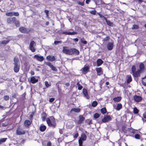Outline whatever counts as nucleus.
Listing matches in <instances>:
<instances>
[{
	"mask_svg": "<svg viewBox=\"0 0 146 146\" xmlns=\"http://www.w3.org/2000/svg\"><path fill=\"white\" fill-rule=\"evenodd\" d=\"M139 26L138 25L134 24L133 25L131 28V29L132 30L137 29H139Z\"/></svg>",
	"mask_w": 146,
	"mask_h": 146,
	"instance_id": "obj_39",
	"label": "nucleus"
},
{
	"mask_svg": "<svg viewBox=\"0 0 146 146\" xmlns=\"http://www.w3.org/2000/svg\"><path fill=\"white\" fill-rule=\"evenodd\" d=\"M83 93L84 96L86 98L89 99L90 98V96L88 95V91L86 89L84 88L83 90Z\"/></svg>",
	"mask_w": 146,
	"mask_h": 146,
	"instance_id": "obj_20",
	"label": "nucleus"
},
{
	"mask_svg": "<svg viewBox=\"0 0 146 146\" xmlns=\"http://www.w3.org/2000/svg\"><path fill=\"white\" fill-rule=\"evenodd\" d=\"M38 80L36 79L34 76L31 77L30 78V82L33 84H34L38 82Z\"/></svg>",
	"mask_w": 146,
	"mask_h": 146,
	"instance_id": "obj_22",
	"label": "nucleus"
},
{
	"mask_svg": "<svg viewBox=\"0 0 146 146\" xmlns=\"http://www.w3.org/2000/svg\"><path fill=\"white\" fill-rule=\"evenodd\" d=\"M61 42L60 41H54V44H55V45H56L58 43H60Z\"/></svg>",
	"mask_w": 146,
	"mask_h": 146,
	"instance_id": "obj_62",
	"label": "nucleus"
},
{
	"mask_svg": "<svg viewBox=\"0 0 146 146\" xmlns=\"http://www.w3.org/2000/svg\"><path fill=\"white\" fill-rule=\"evenodd\" d=\"M44 12L46 14V17L48 18H49L48 15L49 12V11L47 10H45L44 11Z\"/></svg>",
	"mask_w": 146,
	"mask_h": 146,
	"instance_id": "obj_49",
	"label": "nucleus"
},
{
	"mask_svg": "<svg viewBox=\"0 0 146 146\" xmlns=\"http://www.w3.org/2000/svg\"><path fill=\"white\" fill-rule=\"evenodd\" d=\"M13 22L15 24L16 27H19L20 25L19 21L17 20L15 17H13Z\"/></svg>",
	"mask_w": 146,
	"mask_h": 146,
	"instance_id": "obj_16",
	"label": "nucleus"
},
{
	"mask_svg": "<svg viewBox=\"0 0 146 146\" xmlns=\"http://www.w3.org/2000/svg\"><path fill=\"white\" fill-rule=\"evenodd\" d=\"M35 114V112L34 111H32L31 114L30 115L29 117V119L30 120H32L33 119V116Z\"/></svg>",
	"mask_w": 146,
	"mask_h": 146,
	"instance_id": "obj_40",
	"label": "nucleus"
},
{
	"mask_svg": "<svg viewBox=\"0 0 146 146\" xmlns=\"http://www.w3.org/2000/svg\"><path fill=\"white\" fill-rule=\"evenodd\" d=\"M32 120L26 119L25 120L24 122V125L26 128H29L30 125L32 123Z\"/></svg>",
	"mask_w": 146,
	"mask_h": 146,
	"instance_id": "obj_9",
	"label": "nucleus"
},
{
	"mask_svg": "<svg viewBox=\"0 0 146 146\" xmlns=\"http://www.w3.org/2000/svg\"><path fill=\"white\" fill-rule=\"evenodd\" d=\"M139 67V69L138 70L143 72L145 69L144 64L142 63H141L140 64Z\"/></svg>",
	"mask_w": 146,
	"mask_h": 146,
	"instance_id": "obj_21",
	"label": "nucleus"
},
{
	"mask_svg": "<svg viewBox=\"0 0 146 146\" xmlns=\"http://www.w3.org/2000/svg\"><path fill=\"white\" fill-rule=\"evenodd\" d=\"M55 100V99L54 98H51L49 99V102H53Z\"/></svg>",
	"mask_w": 146,
	"mask_h": 146,
	"instance_id": "obj_59",
	"label": "nucleus"
},
{
	"mask_svg": "<svg viewBox=\"0 0 146 146\" xmlns=\"http://www.w3.org/2000/svg\"><path fill=\"white\" fill-rule=\"evenodd\" d=\"M110 39V37L108 36H107L105 38H104L103 41H108Z\"/></svg>",
	"mask_w": 146,
	"mask_h": 146,
	"instance_id": "obj_54",
	"label": "nucleus"
},
{
	"mask_svg": "<svg viewBox=\"0 0 146 146\" xmlns=\"http://www.w3.org/2000/svg\"><path fill=\"white\" fill-rule=\"evenodd\" d=\"M46 59L48 60L50 62L54 61L56 60L55 57L52 55H48L47 56Z\"/></svg>",
	"mask_w": 146,
	"mask_h": 146,
	"instance_id": "obj_17",
	"label": "nucleus"
},
{
	"mask_svg": "<svg viewBox=\"0 0 146 146\" xmlns=\"http://www.w3.org/2000/svg\"><path fill=\"white\" fill-rule=\"evenodd\" d=\"M121 99V96H118L117 97H115L113 98V100L115 102H119Z\"/></svg>",
	"mask_w": 146,
	"mask_h": 146,
	"instance_id": "obj_30",
	"label": "nucleus"
},
{
	"mask_svg": "<svg viewBox=\"0 0 146 146\" xmlns=\"http://www.w3.org/2000/svg\"><path fill=\"white\" fill-rule=\"evenodd\" d=\"M104 62L103 61L100 59H98L97 61V66H101Z\"/></svg>",
	"mask_w": 146,
	"mask_h": 146,
	"instance_id": "obj_31",
	"label": "nucleus"
},
{
	"mask_svg": "<svg viewBox=\"0 0 146 146\" xmlns=\"http://www.w3.org/2000/svg\"><path fill=\"white\" fill-rule=\"evenodd\" d=\"M47 116V114L45 112H42L41 114V118L42 120L43 121H45L46 118Z\"/></svg>",
	"mask_w": 146,
	"mask_h": 146,
	"instance_id": "obj_24",
	"label": "nucleus"
},
{
	"mask_svg": "<svg viewBox=\"0 0 146 146\" xmlns=\"http://www.w3.org/2000/svg\"><path fill=\"white\" fill-rule=\"evenodd\" d=\"M98 104L97 102L96 101H94L92 103V106L93 107H96Z\"/></svg>",
	"mask_w": 146,
	"mask_h": 146,
	"instance_id": "obj_42",
	"label": "nucleus"
},
{
	"mask_svg": "<svg viewBox=\"0 0 146 146\" xmlns=\"http://www.w3.org/2000/svg\"><path fill=\"white\" fill-rule=\"evenodd\" d=\"M133 112L135 114H137L139 112V110L136 107H135L133 108Z\"/></svg>",
	"mask_w": 146,
	"mask_h": 146,
	"instance_id": "obj_45",
	"label": "nucleus"
},
{
	"mask_svg": "<svg viewBox=\"0 0 146 146\" xmlns=\"http://www.w3.org/2000/svg\"><path fill=\"white\" fill-rule=\"evenodd\" d=\"M134 100L136 102H141L142 100V97L135 95L133 97Z\"/></svg>",
	"mask_w": 146,
	"mask_h": 146,
	"instance_id": "obj_12",
	"label": "nucleus"
},
{
	"mask_svg": "<svg viewBox=\"0 0 146 146\" xmlns=\"http://www.w3.org/2000/svg\"><path fill=\"white\" fill-rule=\"evenodd\" d=\"M96 11L95 10H92L90 11V13L93 15H96Z\"/></svg>",
	"mask_w": 146,
	"mask_h": 146,
	"instance_id": "obj_52",
	"label": "nucleus"
},
{
	"mask_svg": "<svg viewBox=\"0 0 146 146\" xmlns=\"http://www.w3.org/2000/svg\"><path fill=\"white\" fill-rule=\"evenodd\" d=\"M45 64L49 66L52 69V70L54 72H57V69L52 64H51V63L50 62H47L45 63Z\"/></svg>",
	"mask_w": 146,
	"mask_h": 146,
	"instance_id": "obj_11",
	"label": "nucleus"
},
{
	"mask_svg": "<svg viewBox=\"0 0 146 146\" xmlns=\"http://www.w3.org/2000/svg\"><path fill=\"white\" fill-rule=\"evenodd\" d=\"M5 15L7 17H12L13 16V12H7L6 13Z\"/></svg>",
	"mask_w": 146,
	"mask_h": 146,
	"instance_id": "obj_35",
	"label": "nucleus"
},
{
	"mask_svg": "<svg viewBox=\"0 0 146 146\" xmlns=\"http://www.w3.org/2000/svg\"><path fill=\"white\" fill-rule=\"evenodd\" d=\"M59 132L60 134H62L63 133V131L62 129H60L59 130Z\"/></svg>",
	"mask_w": 146,
	"mask_h": 146,
	"instance_id": "obj_64",
	"label": "nucleus"
},
{
	"mask_svg": "<svg viewBox=\"0 0 146 146\" xmlns=\"http://www.w3.org/2000/svg\"><path fill=\"white\" fill-rule=\"evenodd\" d=\"M97 14L100 16V18H102L104 17V16L100 14V13H98Z\"/></svg>",
	"mask_w": 146,
	"mask_h": 146,
	"instance_id": "obj_60",
	"label": "nucleus"
},
{
	"mask_svg": "<svg viewBox=\"0 0 146 146\" xmlns=\"http://www.w3.org/2000/svg\"><path fill=\"white\" fill-rule=\"evenodd\" d=\"M96 70L97 72V74L98 76H100L103 74V71L101 67L96 68Z\"/></svg>",
	"mask_w": 146,
	"mask_h": 146,
	"instance_id": "obj_19",
	"label": "nucleus"
},
{
	"mask_svg": "<svg viewBox=\"0 0 146 146\" xmlns=\"http://www.w3.org/2000/svg\"><path fill=\"white\" fill-rule=\"evenodd\" d=\"M111 120L112 118L110 115H106L104 116L102 121L103 123H106L110 121Z\"/></svg>",
	"mask_w": 146,
	"mask_h": 146,
	"instance_id": "obj_8",
	"label": "nucleus"
},
{
	"mask_svg": "<svg viewBox=\"0 0 146 146\" xmlns=\"http://www.w3.org/2000/svg\"><path fill=\"white\" fill-rule=\"evenodd\" d=\"M134 137L135 138L137 139H140V135L139 134H136L134 136Z\"/></svg>",
	"mask_w": 146,
	"mask_h": 146,
	"instance_id": "obj_53",
	"label": "nucleus"
},
{
	"mask_svg": "<svg viewBox=\"0 0 146 146\" xmlns=\"http://www.w3.org/2000/svg\"><path fill=\"white\" fill-rule=\"evenodd\" d=\"M132 75L134 77H138L140 76L142 72L138 69L136 71V68L134 65H133L131 68Z\"/></svg>",
	"mask_w": 146,
	"mask_h": 146,
	"instance_id": "obj_3",
	"label": "nucleus"
},
{
	"mask_svg": "<svg viewBox=\"0 0 146 146\" xmlns=\"http://www.w3.org/2000/svg\"><path fill=\"white\" fill-rule=\"evenodd\" d=\"M106 22L107 25L109 26L113 27L114 26L113 23L111 22L110 21L108 20Z\"/></svg>",
	"mask_w": 146,
	"mask_h": 146,
	"instance_id": "obj_34",
	"label": "nucleus"
},
{
	"mask_svg": "<svg viewBox=\"0 0 146 146\" xmlns=\"http://www.w3.org/2000/svg\"><path fill=\"white\" fill-rule=\"evenodd\" d=\"M9 40H3L1 41L0 42V44L3 45H6L9 42Z\"/></svg>",
	"mask_w": 146,
	"mask_h": 146,
	"instance_id": "obj_37",
	"label": "nucleus"
},
{
	"mask_svg": "<svg viewBox=\"0 0 146 146\" xmlns=\"http://www.w3.org/2000/svg\"><path fill=\"white\" fill-rule=\"evenodd\" d=\"M26 133V131L21 126L17 127L16 130V134L18 135H24Z\"/></svg>",
	"mask_w": 146,
	"mask_h": 146,
	"instance_id": "obj_4",
	"label": "nucleus"
},
{
	"mask_svg": "<svg viewBox=\"0 0 146 146\" xmlns=\"http://www.w3.org/2000/svg\"><path fill=\"white\" fill-rule=\"evenodd\" d=\"M101 113L102 114H104L107 112V110L106 108H104L100 110Z\"/></svg>",
	"mask_w": 146,
	"mask_h": 146,
	"instance_id": "obj_36",
	"label": "nucleus"
},
{
	"mask_svg": "<svg viewBox=\"0 0 146 146\" xmlns=\"http://www.w3.org/2000/svg\"><path fill=\"white\" fill-rule=\"evenodd\" d=\"M13 61L14 71L15 72L17 73L19 71L20 67L19 60L18 58L15 57L13 59Z\"/></svg>",
	"mask_w": 146,
	"mask_h": 146,
	"instance_id": "obj_2",
	"label": "nucleus"
},
{
	"mask_svg": "<svg viewBox=\"0 0 146 146\" xmlns=\"http://www.w3.org/2000/svg\"><path fill=\"white\" fill-rule=\"evenodd\" d=\"M45 85L46 88H48L50 87L51 86L50 84H48V82L47 81H46L45 82Z\"/></svg>",
	"mask_w": 146,
	"mask_h": 146,
	"instance_id": "obj_48",
	"label": "nucleus"
},
{
	"mask_svg": "<svg viewBox=\"0 0 146 146\" xmlns=\"http://www.w3.org/2000/svg\"><path fill=\"white\" fill-rule=\"evenodd\" d=\"M47 146H51V143L50 141H48L47 144Z\"/></svg>",
	"mask_w": 146,
	"mask_h": 146,
	"instance_id": "obj_61",
	"label": "nucleus"
},
{
	"mask_svg": "<svg viewBox=\"0 0 146 146\" xmlns=\"http://www.w3.org/2000/svg\"><path fill=\"white\" fill-rule=\"evenodd\" d=\"M79 119L78 121V124H81L85 119V117L82 115H79Z\"/></svg>",
	"mask_w": 146,
	"mask_h": 146,
	"instance_id": "obj_18",
	"label": "nucleus"
},
{
	"mask_svg": "<svg viewBox=\"0 0 146 146\" xmlns=\"http://www.w3.org/2000/svg\"><path fill=\"white\" fill-rule=\"evenodd\" d=\"M13 17L12 18H9L7 19V23L8 24H11L12 22L13 21Z\"/></svg>",
	"mask_w": 146,
	"mask_h": 146,
	"instance_id": "obj_33",
	"label": "nucleus"
},
{
	"mask_svg": "<svg viewBox=\"0 0 146 146\" xmlns=\"http://www.w3.org/2000/svg\"><path fill=\"white\" fill-rule=\"evenodd\" d=\"M13 16H18L19 15V14L18 12H13Z\"/></svg>",
	"mask_w": 146,
	"mask_h": 146,
	"instance_id": "obj_56",
	"label": "nucleus"
},
{
	"mask_svg": "<svg viewBox=\"0 0 146 146\" xmlns=\"http://www.w3.org/2000/svg\"><path fill=\"white\" fill-rule=\"evenodd\" d=\"M46 127L45 125H41L39 127L40 130L41 132L44 131L46 129Z\"/></svg>",
	"mask_w": 146,
	"mask_h": 146,
	"instance_id": "obj_29",
	"label": "nucleus"
},
{
	"mask_svg": "<svg viewBox=\"0 0 146 146\" xmlns=\"http://www.w3.org/2000/svg\"><path fill=\"white\" fill-rule=\"evenodd\" d=\"M113 46V42H109L107 45V48L109 50H112Z\"/></svg>",
	"mask_w": 146,
	"mask_h": 146,
	"instance_id": "obj_23",
	"label": "nucleus"
},
{
	"mask_svg": "<svg viewBox=\"0 0 146 146\" xmlns=\"http://www.w3.org/2000/svg\"><path fill=\"white\" fill-rule=\"evenodd\" d=\"M7 138H2L0 139V145L2 143L5 142Z\"/></svg>",
	"mask_w": 146,
	"mask_h": 146,
	"instance_id": "obj_44",
	"label": "nucleus"
},
{
	"mask_svg": "<svg viewBox=\"0 0 146 146\" xmlns=\"http://www.w3.org/2000/svg\"><path fill=\"white\" fill-rule=\"evenodd\" d=\"M89 69L90 67L88 65L87 66L85 65L84 67L82 69V72L84 74H86L89 71Z\"/></svg>",
	"mask_w": 146,
	"mask_h": 146,
	"instance_id": "obj_10",
	"label": "nucleus"
},
{
	"mask_svg": "<svg viewBox=\"0 0 146 146\" xmlns=\"http://www.w3.org/2000/svg\"><path fill=\"white\" fill-rule=\"evenodd\" d=\"M76 85L78 87V89L79 90H81L83 88V86L81 85L79 82H78L76 84Z\"/></svg>",
	"mask_w": 146,
	"mask_h": 146,
	"instance_id": "obj_38",
	"label": "nucleus"
},
{
	"mask_svg": "<svg viewBox=\"0 0 146 146\" xmlns=\"http://www.w3.org/2000/svg\"><path fill=\"white\" fill-rule=\"evenodd\" d=\"M85 0H83V1L82 2H80L79 1H77V3L79 5L82 6H83L84 5V1Z\"/></svg>",
	"mask_w": 146,
	"mask_h": 146,
	"instance_id": "obj_51",
	"label": "nucleus"
},
{
	"mask_svg": "<svg viewBox=\"0 0 146 146\" xmlns=\"http://www.w3.org/2000/svg\"><path fill=\"white\" fill-rule=\"evenodd\" d=\"M36 45V43L34 41L32 40L31 42L29 45V48L30 50L32 52H34L36 51V49L35 47Z\"/></svg>",
	"mask_w": 146,
	"mask_h": 146,
	"instance_id": "obj_5",
	"label": "nucleus"
},
{
	"mask_svg": "<svg viewBox=\"0 0 146 146\" xmlns=\"http://www.w3.org/2000/svg\"><path fill=\"white\" fill-rule=\"evenodd\" d=\"M79 136L78 133L77 132L74 135V137L75 139H76Z\"/></svg>",
	"mask_w": 146,
	"mask_h": 146,
	"instance_id": "obj_57",
	"label": "nucleus"
},
{
	"mask_svg": "<svg viewBox=\"0 0 146 146\" xmlns=\"http://www.w3.org/2000/svg\"><path fill=\"white\" fill-rule=\"evenodd\" d=\"M75 29L76 30H81V29L80 27L78 26H76L75 27Z\"/></svg>",
	"mask_w": 146,
	"mask_h": 146,
	"instance_id": "obj_58",
	"label": "nucleus"
},
{
	"mask_svg": "<svg viewBox=\"0 0 146 146\" xmlns=\"http://www.w3.org/2000/svg\"><path fill=\"white\" fill-rule=\"evenodd\" d=\"M87 139V136L85 133L82 134L81 135V137L79 138V139H80L82 141H85Z\"/></svg>",
	"mask_w": 146,
	"mask_h": 146,
	"instance_id": "obj_28",
	"label": "nucleus"
},
{
	"mask_svg": "<svg viewBox=\"0 0 146 146\" xmlns=\"http://www.w3.org/2000/svg\"><path fill=\"white\" fill-rule=\"evenodd\" d=\"M78 143L79 144V146H83V141L79 139Z\"/></svg>",
	"mask_w": 146,
	"mask_h": 146,
	"instance_id": "obj_55",
	"label": "nucleus"
},
{
	"mask_svg": "<svg viewBox=\"0 0 146 146\" xmlns=\"http://www.w3.org/2000/svg\"><path fill=\"white\" fill-rule=\"evenodd\" d=\"M86 123L89 125H90L92 124V120L91 119H87L86 121Z\"/></svg>",
	"mask_w": 146,
	"mask_h": 146,
	"instance_id": "obj_43",
	"label": "nucleus"
},
{
	"mask_svg": "<svg viewBox=\"0 0 146 146\" xmlns=\"http://www.w3.org/2000/svg\"><path fill=\"white\" fill-rule=\"evenodd\" d=\"M100 116V115L99 113H95L94 116V117L95 119H97Z\"/></svg>",
	"mask_w": 146,
	"mask_h": 146,
	"instance_id": "obj_47",
	"label": "nucleus"
},
{
	"mask_svg": "<svg viewBox=\"0 0 146 146\" xmlns=\"http://www.w3.org/2000/svg\"><path fill=\"white\" fill-rule=\"evenodd\" d=\"M127 83V84L129 83L132 81V78L131 75H127L126 77Z\"/></svg>",
	"mask_w": 146,
	"mask_h": 146,
	"instance_id": "obj_27",
	"label": "nucleus"
},
{
	"mask_svg": "<svg viewBox=\"0 0 146 146\" xmlns=\"http://www.w3.org/2000/svg\"><path fill=\"white\" fill-rule=\"evenodd\" d=\"M19 30L21 33L23 34H28L30 31L29 29L23 26L20 27L19 28Z\"/></svg>",
	"mask_w": 146,
	"mask_h": 146,
	"instance_id": "obj_6",
	"label": "nucleus"
},
{
	"mask_svg": "<svg viewBox=\"0 0 146 146\" xmlns=\"http://www.w3.org/2000/svg\"><path fill=\"white\" fill-rule=\"evenodd\" d=\"M68 48L66 46H64L63 47L62 52L64 54L69 55H71V48L68 49Z\"/></svg>",
	"mask_w": 146,
	"mask_h": 146,
	"instance_id": "obj_7",
	"label": "nucleus"
},
{
	"mask_svg": "<svg viewBox=\"0 0 146 146\" xmlns=\"http://www.w3.org/2000/svg\"><path fill=\"white\" fill-rule=\"evenodd\" d=\"M34 57L37 60L40 62H42L44 60V58L43 56H39L37 54L35 55Z\"/></svg>",
	"mask_w": 146,
	"mask_h": 146,
	"instance_id": "obj_14",
	"label": "nucleus"
},
{
	"mask_svg": "<svg viewBox=\"0 0 146 146\" xmlns=\"http://www.w3.org/2000/svg\"><path fill=\"white\" fill-rule=\"evenodd\" d=\"M71 55L74 54L78 55L80 53L79 50L75 48H71Z\"/></svg>",
	"mask_w": 146,
	"mask_h": 146,
	"instance_id": "obj_13",
	"label": "nucleus"
},
{
	"mask_svg": "<svg viewBox=\"0 0 146 146\" xmlns=\"http://www.w3.org/2000/svg\"><path fill=\"white\" fill-rule=\"evenodd\" d=\"M81 42L82 43L84 44H87V42L86 40H85V39L84 38H82L80 40Z\"/></svg>",
	"mask_w": 146,
	"mask_h": 146,
	"instance_id": "obj_41",
	"label": "nucleus"
},
{
	"mask_svg": "<svg viewBox=\"0 0 146 146\" xmlns=\"http://www.w3.org/2000/svg\"><path fill=\"white\" fill-rule=\"evenodd\" d=\"M46 122L48 126L55 128L56 126L55 119L53 116L47 118Z\"/></svg>",
	"mask_w": 146,
	"mask_h": 146,
	"instance_id": "obj_1",
	"label": "nucleus"
},
{
	"mask_svg": "<svg viewBox=\"0 0 146 146\" xmlns=\"http://www.w3.org/2000/svg\"><path fill=\"white\" fill-rule=\"evenodd\" d=\"M132 128L131 127L128 128L126 130H124L123 129V131L125 133H128V134H131V132Z\"/></svg>",
	"mask_w": 146,
	"mask_h": 146,
	"instance_id": "obj_26",
	"label": "nucleus"
},
{
	"mask_svg": "<svg viewBox=\"0 0 146 146\" xmlns=\"http://www.w3.org/2000/svg\"><path fill=\"white\" fill-rule=\"evenodd\" d=\"M81 111V109L79 108H73L71 109L70 111V113H71L72 111L76 112L79 113Z\"/></svg>",
	"mask_w": 146,
	"mask_h": 146,
	"instance_id": "obj_25",
	"label": "nucleus"
},
{
	"mask_svg": "<svg viewBox=\"0 0 146 146\" xmlns=\"http://www.w3.org/2000/svg\"><path fill=\"white\" fill-rule=\"evenodd\" d=\"M9 97L8 96H5L3 97V99L7 101L9 100Z\"/></svg>",
	"mask_w": 146,
	"mask_h": 146,
	"instance_id": "obj_50",
	"label": "nucleus"
},
{
	"mask_svg": "<svg viewBox=\"0 0 146 146\" xmlns=\"http://www.w3.org/2000/svg\"><path fill=\"white\" fill-rule=\"evenodd\" d=\"M62 33L65 35H74L77 34V33L75 31L70 32L68 31H63Z\"/></svg>",
	"mask_w": 146,
	"mask_h": 146,
	"instance_id": "obj_15",
	"label": "nucleus"
},
{
	"mask_svg": "<svg viewBox=\"0 0 146 146\" xmlns=\"http://www.w3.org/2000/svg\"><path fill=\"white\" fill-rule=\"evenodd\" d=\"M122 105L121 103L118 104L117 107L115 109L117 111H119L122 108Z\"/></svg>",
	"mask_w": 146,
	"mask_h": 146,
	"instance_id": "obj_32",
	"label": "nucleus"
},
{
	"mask_svg": "<svg viewBox=\"0 0 146 146\" xmlns=\"http://www.w3.org/2000/svg\"><path fill=\"white\" fill-rule=\"evenodd\" d=\"M132 131H131V134L132 133V136L133 137V135L137 133V131L136 130H135V129H133V128H132Z\"/></svg>",
	"mask_w": 146,
	"mask_h": 146,
	"instance_id": "obj_46",
	"label": "nucleus"
},
{
	"mask_svg": "<svg viewBox=\"0 0 146 146\" xmlns=\"http://www.w3.org/2000/svg\"><path fill=\"white\" fill-rule=\"evenodd\" d=\"M16 95L15 93H13L12 94V97L13 98H16Z\"/></svg>",
	"mask_w": 146,
	"mask_h": 146,
	"instance_id": "obj_63",
	"label": "nucleus"
}]
</instances>
